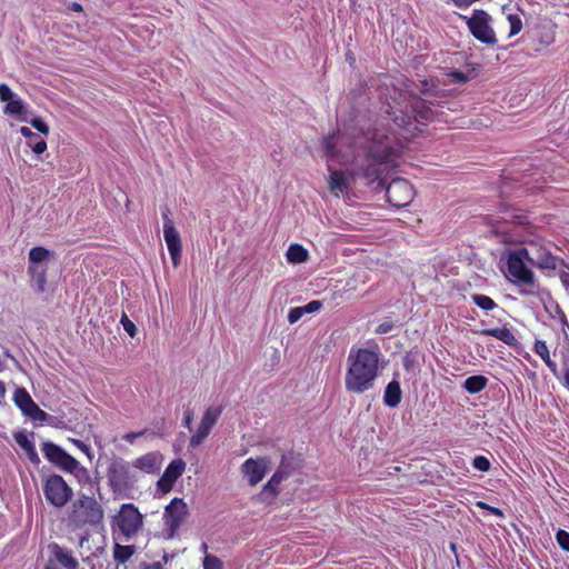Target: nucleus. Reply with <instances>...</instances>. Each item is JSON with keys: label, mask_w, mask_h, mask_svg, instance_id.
<instances>
[{"label": "nucleus", "mask_w": 569, "mask_h": 569, "mask_svg": "<svg viewBox=\"0 0 569 569\" xmlns=\"http://www.w3.org/2000/svg\"><path fill=\"white\" fill-rule=\"evenodd\" d=\"M401 148L399 143L393 146L389 137L378 139V134L373 133L365 158L356 162V168L349 174L329 167L330 192L335 196L347 192L350 188V178L355 180L357 177L366 179L368 183L378 182V186L383 187L388 173L399 167Z\"/></svg>", "instance_id": "nucleus-1"}, {"label": "nucleus", "mask_w": 569, "mask_h": 569, "mask_svg": "<svg viewBox=\"0 0 569 569\" xmlns=\"http://www.w3.org/2000/svg\"><path fill=\"white\" fill-rule=\"evenodd\" d=\"M406 104L401 102H397L395 107L391 108V121L395 126V131L391 136H388L392 142V144H401L403 149L405 144L400 142L399 138L396 137V133L399 134L402 139L409 140L411 137H415L419 131L417 124H425L427 121H430L433 117V111L426 100L421 99L418 96L410 94L408 98H405ZM375 133L378 134V139L382 137H387L386 134H380L378 131ZM402 150H400V153Z\"/></svg>", "instance_id": "nucleus-2"}, {"label": "nucleus", "mask_w": 569, "mask_h": 569, "mask_svg": "<svg viewBox=\"0 0 569 569\" xmlns=\"http://www.w3.org/2000/svg\"><path fill=\"white\" fill-rule=\"evenodd\" d=\"M378 349L351 348L345 376V388L350 393H365L375 387L379 373Z\"/></svg>", "instance_id": "nucleus-3"}, {"label": "nucleus", "mask_w": 569, "mask_h": 569, "mask_svg": "<svg viewBox=\"0 0 569 569\" xmlns=\"http://www.w3.org/2000/svg\"><path fill=\"white\" fill-rule=\"evenodd\" d=\"M104 510L93 496L80 493L67 511L66 522L71 530L102 523Z\"/></svg>", "instance_id": "nucleus-4"}, {"label": "nucleus", "mask_w": 569, "mask_h": 569, "mask_svg": "<svg viewBox=\"0 0 569 569\" xmlns=\"http://www.w3.org/2000/svg\"><path fill=\"white\" fill-rule=\"evenodd\" d=\"M528 252L516 248L506 252V272L508 280L517 287L535 288L538 286L535 272L526 264Z\"/></svg>", "instance_id": "nucleus-5"}, {"label": "nucleus", "mask_w": 569, "mask_h": 569, "mask_svg": "<svg viewBox=\"0 0 569 569\" xmlns=\"http://www.w3.org/2000/svg\"><path fill=\"white\" fill-rule=\"evenodd\" d=\"M143 526V516L131 502L121 505L118 513L112 518V535L120 533L126 540L137 536Z\"/></svg>", "instance_id": "nucleus-6"}, {"label": "nucleus", "mask_w": 569, "mask_h": 569, "mask_svg": "<svg viewBox=\"0 0 569 569\" xmlns=\"http://www.w3.org/2000/svg\"><path fill=\"white\" fill-rule=\"evenodd\" d=\"M551 242L541 237H535L526 241V246L519 247L528 252V262L540 270H556L561 258L552 254Z\"/></svg>", "instance_id": "nucleus-7"}, {"label": "nucleus", "mask_w": 569, "mask_h": 569, "mask_svg": "<svg viewBox=\"0 0 569 569\" xmlns=\"http://www.w3.org/2000/svg\"><path fill=\"white\" fill-rule=\"evenodd\" d=\"M42 491L47 502L56 508L64 507L73 497L72 488L57 473L43 479Z\"/></svg>", "instance_id": "nucleus-8"}, {"label": "nucleus", "mask_w": 569, "mask_h": 569, "mask_svg": "<svg viewBox=\"0 0 569 569\" xmlns=\"http://www.w3.org/2000/svg\"><path fill=\"white\" fill-rule=\"evenodd\" d=\"M41 451L50 463L64 472L87 473V469L81 467L76 458L51 441H44L41 446Z\"/></svg>", "instance_id": "nucleus-9"}, {"label": "nucleus", "mask_w": 569, "mask_h": 569, "mask_svg": "<svg viewBox=\"0 0 569 569\" xmlns=\"http://www.w3.org/2000/svg\"><path fill=\"white\" fill-rule=\"evenodd\" d=\"M416 194L413 186L403 178H395L386 188L388 202L396 208H403L411 203Z\"/></svg>", "instance_id": "nucleus-10"}, {"label": "nucleus", "mask_w": 569, "mask_h": 569, "mask_svg": "<svg viewBox=\"0 0 569 569\" xmlns=\"http://www.w3.org/2000/svg\"><path fill=\"white\" fill-rule=\"evenodd\" d=\"M467 26L471 34L482 43H496L495 31L489 26V14L483 10H475L467 19Z\"/></svg>", "instance_id": "nucleus-11"}, {"label": "nucleus", "mask_w": 569, "mask_h": 569, "mask_svg": "<svg viewBox=\"0 0 569 569\" xmlns=\"http://www.w3.org/2000/svg\"><path fill=\"white\" fill-rule=\"evenodd\" d=\"M169 208L162 210L163 220V237L168 247V251L172 261V264L177 267L180 263L182 242L178 230L174 227L173 221L169 217Z\"/></svg>", "instance_id": "nucleus-12"}, {"label": "nucleus", "mask_w": 569, "mask_h": 569, "mask_svg": "<svg viewBox=\"0 0 569 569\" xmlns=\"http://www.w3.org/2000/svg\"><path fill=\"white\" fill-rule=\"evenodd\" d=\"M221 412L222 409L220 407H209L204 411L198 429L190 437V448H197L204 441V439L210 435L211 429L214 427L218 419L220 418Z\"/></svg>", "instance_id": "nucleus-13"}, {"label": "nucleus", "mask_w": 569, "mask_h": 569, "mask_svg": "<svg viewBox=\"0 0 569 569\" xmlns=\"http://www.w3.org/2000/svg\"><path fill=\"white\" fill-rule=\"evenodd\" d=\"M269 458H248L240 467L242 476L247 479L249 486H257L269 471Z\"/></svg>", "instance_id": "nucleus-14"}, {"label": "nucleus", "mask_w": 569, "mask_h": 569, "mask_svg": "<svg viewBox=\"0 0 569 569\" xmlns=\"http://www.w3.org/2000/svg\"><path fill=\"white\" fill-rule=\"evenodd\" d=\"M13 401L23 415L33 420L43 421L48 417V413L39 408L24 388H18L14 391Z\"/></svg>", "instance_id": "nucleus-15"}, {"label": "nucleus", "mask_w": 569, "mask_h": 569, "mask_svg": "<svg viewBox=\"0 0 569 569\" xmlns=\"http://www.w3.org/2000/svg\"><path fill=\"white\" fill-rule=\"evenodd\" d=\"M186 462L182 459L172 460L158 480V489L162 492H169L176 481L182 476Z\"/></svg>", "instance_id": "nucleus-16"}, {"label": "nucleus", "mask_w": 569, "mask_h": 569, "mask_svg": "<svg viewBox=\"0 0 569 569\" xmlns=\"http://www.w3.org/2000/svg\"><path fill=\"white\" fill-rule=\"evenodd\" d=\"M16 442L20 446V448L24 451L29 461L38 466L40 463L39 455L36 450L33 442L28 438L27 433L23 431L16 432L13 435Z\"/></svg>", "instance_id": "nucleus-17"}, {"label": "nucleus", "mask_w": 569, "mask_h": 569, "mask_svg": "<svg viewBox=\"0 0 569 569\" xmlns=\"http://www.w3.org/2000/svg\"><path fill=\"white\" fill-rule=\"evenodd\" d=\"M481 333L487 337H493L509 347H516L519 343L513 332L507 327L483 329Z\"/></svg>", "instance_id": "nucleus-18"}, {"label": "nucleus", "mask_w": 569, "mask_h": 569, "mask_svg": "<svg viewBox=\"0 0 569 569\" xmlns=\"http://www.w3.org/2000/svg\"><path fill=\"white\" fill-rule=\"evenodd\" d=\"M186 503L182 499L174 498L167 507H166V516L170 518V526L177 527L186 515Z\"/></svg>", "instance_id": "nucleus-19"}, {"label": "nucleus", "mask_w": 569, "mask_h": 569, "mask_svg": "<svg viewBox=\"0 0 569 569\" xmlns=\"http://www.w3.org/2000/svg\"><path fill=\"white\" fill-rule=\"evenodd\" d=\"M108 479L113 491L128 487V472L123 467H111L108 471Z\"/></svg>", "instance_id": "nucleus-20"}, {"label": "nucleus", "mask_w": 569, "mask_h": 569, "mask_svg": "<svg viewBox=\"0 0 569 569\" xmlns=\"http://www.w3.org/2000/svg\"><path fill=\"white\" fill-rule=\"evenodd\" d=\"M402 391L397 380L390 381L385 390L383 402L387 407L396 408L401 402Z\"/></svg>", "instance_id": "nucleus-21"}, {"label": "nucleus", "mask_w": 569, "mask_h": 569, "mask_svg": "<svg viewBox=\"0 0 569 569\" xmlns=\"http://www.w3.org/2000/svg\"><path fill=\"white\" fill-rule=\"evenodd\" d=\"M20 133L28 139V146L32 149L36 154H42L47 150L46 140L41 139L28 127H21Z\"/></svg>", "instance_id": "nucleus-22"}, {"label": "nucleus", "mask_w": 569, "mask_h": 569, "mask_svg": "<svg viewBox=\"0 0 569 569\" xmlns=\"http://www.w3.org/2000/svg\"><path fill=\"white\" fill-rule=\"evenodd\" d=\"M505 213H506V217H503V219L506 221H509L517 226H523L525 229L529 233H532L533 226L529 221V217L526 211L520 210V209H512V210H507Z\"/></svg>", "instance_id": "nucleus-23"}, {"label": "nucleus", "mask_w": 569, "mask_h": 569, "mask_svg": "<svg viewBox=\"0 0 569 569\" xmlns=\"http://www.w3.org/2000/svg\"><path fill=\"white\" fill-rule=\"evenodd\" d=\"M281 481H279L274 476L268 480V482L262 487L261 491L258 495V499L261 502H271L279 495V487Z\"/></svg>", "instance_id": "nucleus-24"}, {"label": "nucleus", "mask_w": 569, "mask_h": 569, "mask_svg": "<svg viewBox=\"0 0 569 569\" xmlns=\"http://www.w3.org/2000/svg\"><path fill=\"white\" fill-rule=\"evenodd\" d=\"M533 351L542 359V361L550 369L553 376L558 377L557 363L553 360H551L550 352L546 341L536 340L533 345Z\"/></svg>", "instance_id": "nucleus-25"}, {"label": "nucleus", "mask_w": 569, "mask_h": 569, "mask_svg": "<svg viewBox=\"0 0 569 569\" xmlns=\"http://www.w3.org/2000/svg\"><path fill=\"white\" fill-rule=\"evenodd\" d=\"M488 378L482 375L468 377L463 382V388L471 395L479 393L488 386Z\"/></svg>", "instance_id": "nucleus-26"}, {"label": "nucleus", "mask_w": 569, "mask_h": 569, "mask_svg": "<svg viewBox=\"0 0 569 569\" xmlns=\"http://www.w3.org/2000/svg\"><path fill=\"white\" fill-rule=\"evenodd\" d=\"M53 553L58 562L66 569H78L79 562L70 550L56 546Z\"/></svg>", "instance_id": "nucleus-27"}, {"label": "nucleus", "mask_w": 569, "mask_h": 569, "mask_svg": "<svg viewBox=\"0 0 569 569\" xmlns=\"http://www.w3.org/2000/svg\"><path fill=\"white\" fill-rule=\"evenodd\" d=\"M133 466L144 472L151 473L156 471L158 467V460L156 455L147 453L137 458L133 462Z\"/></svg>", "instance_id": "nucleus-28"}, {"label": "nucleus", "mask_w": 569, "mask_h": 569, "mask_svg": "<svg viewBox=\"0 0 569 569\" xmlns=\"http://www.w3.org/2000/svg\"><path fill=\"white\" fill-rule=\"evenodd\" d=\"M308 256L307 249L298 243L290 244L286 253L287 260L291 263L305 262L307 261Z\"/></svg>", "instance_id": "nucleus-29"}, {"label": "nucleus", "mask_w": 569, "mask_h": 569, "mask_svg": "<svg viewBox=\"0 0 569 569\" xmlns=\"http://www.w3.org/2000/svg\"><path fill=\"white\" fill-rule=\"evenodd\" d=\"M28 272L31 278L36 281L37 290L39 292H43L47 284V269L39 266L30 264L28 268Z\"/></svg>", "instance_id": "nucleus-30"}, {"label": "nucleus", "mask_w": 569, "mask_h": 569, "mask_svg": "<svg viewBox=\"0 0 569 569\" xmlns=\"http://www.w3.org/2000/svg\"><path fill=\"white\" fill-rule=\"evenodd\" d=\"M134 551L136 549L132 545L116 543L113 547V559L118 563H124L133 556Z\"/></svg>", "instance_id": "nucleus-31"}, {"label": "nucleus", "mask_w": 569, "mask_h": 569, "mask_svg": "<svg viewBox=\"0 0 569 569\" xmlns=\"http://www.w3.org/2000/svg\"><path fill=\"white\" fill-rule=\"evenodd\" d=\"M26 107L21 99H12L4 106L3 112L7 114H14L19 117V120L27 121L24 114Z\"/></svg>", "instance_id": "nucleus-32"}, {"label": "nucleus", "mask_w": 569, "mask_h": 569, "mask_svg": "<svg viewBox=\"0 0 569 569\" xmlns=\"http://www.w3.org/2000/svg\"><path fill=\"white\" fill-rule=\"evenodd\" d=\"M337 141L338 134L335 132L323 138L322 146L327 158L336 159L339 156L337 150Z\"/></svg>", "instance_id": "nucleus-33"}, {"label": "nucleus", "mask_w": 569, "mask_h": 569, "mask_svg": "<svg viewBox=\"0 0 569 569\" xmlns=\"http://www.w3.org/2000/svg\"><path fill=\"white\" fill-rule=\"evenodd\" d=\"M471 300L478 308H480L483 311H491L498 307L496 301L486 295H471Z\"/></svg>", "instance_id": "nucleus-34"}, {"label": "nucleus", "mask_w": 569, "mask_h": 569, "mask_svg": "<svg viewBox=\"0 0 569 569\" xmlns=\"http://www.w3.org/2000/svg\"><path fill=\"white\" fill-rule=\"evenodd\" d=\"M50 256V251L44 247H33L29 251V261L32 266L47 260Z\"/></svg>", "instance_id": "nucleus-35"}, {"label": "nucleus", "mask_w": 569, "mask_h": 569, "mask_svg": "<svg viewBox=\"0 0 569 569\" xmlns=\"http://www.w3.org/2000/svg\"><path fill=\"white\" fill-rule=\"evenodd\" d=\"M202 567L203 569H222L223 561L214 555L207 553L203 558Z\"/></svg>", "instance_id": "nucleus-36"}, {"label": "nucleus", "mask_w": 569, "mask_h": 569, "mask_svg": "<svg viewBox=\"0 0 569 569\" xmlns=\"http://www.w3.org/2000/svg\"><path fill=\"white\" fill-rule=\"evenodd\" d=\"M472 467L479 471L487 472L491 468V462L485 456H476L472 460Z\"/></svg>", "instance_id": "nucleus-37"}, {"label": "nucleus", "mask_w": 569, "mask_h": 569, "mask_svg": "<svg viewBox=\"0 0 569 569\" xmlns=\"http://www.w3.org/2000/svg\"><path fill=\"white\" fill-rule=\"evenodd\" d=\"M508 21L510 23L509 36L518 34L522 29V21L518 14H509Z\"/></svg>", "instance_id": "nucleus-38"}, {"label": "nucleus", "mask_w": 569, "mask_h": 569, "mask_svg": "<svg viewBox=\"0 0 569 569\" xmlns=\"http://www.w3.org/2000/svg\"><path fill=\"white\" fill-rule=\"evenodd\" d=\"M559 266H561V269L559 271V278L566 291L569 293V264L566 263L563 259H561Z\"/></svg>", "instance_id": "nucleus-39"}, {"label": "nucleus", "mask_w": 569, "mask_h": 569, "mask_svg": "<svg viewBox=\"0 0 569 569\" xmlns=\"http://www.w3.org/2000/svg\"><path fill=\"white\" fill-rule=\"evenodd\" d=\"M556 540L559 545V547L569 552V532L563 530V529H559L556 533Z\"/></svg>", "instance_id": "nucleus-40"}, {"label": "nucleus", "mask_w": 569, "mask_h": 569, "mask_svg": "<svg viewBox=\"0 0 569 569\" xmlns=\"http://www.w3.org/2000/svg\"><path fill=\"white\" fill-rule=\"evenodd\" d=\"M69 441H70L74 447H77L81 452H83V453L88 457V459H89L90 461H92V459H93L94 455H93V452H92L91 448H90L87 443H84L83 441H81V440H79V439H73V438H70V439H69Z\"/></svg>", "instance_id": "nucleus-41"}, {"label": "nucleus", "mask_w": 569, "mask_h": 569, "mask_svg": "<svg viewBox=\"0 0 569 569\" xmlns=\"http://www.w3.org/2000/svg\"><path fill=\"white\" fill-rule=\"evenodd\" d=\"M278 469L291 476L295 470L292 458L287 455H282Z\"/></svg>", "instance_id": "nucleus-42"}, {"label": "nucleus", "mask_w": 569, "mask_h": 569, "mask_svg": "<svg viewBox=\"0 0 569 569\" xmlns=\"http://www.w3.org/2000/svg\"><path fill=\"white\" fill-rule=\"evenodd\" d=\"M30 124L44 136L49 133V126L39 117L31 119Z\"/></svg>", "instance_id": "nucleus-43"}, {"label": "nucleus", "mask_w": 569, "mask_h": 569, "mask_svg": "<svg viewBox=\"0 0 569 569\" xmlns=\"http://www.w3.org/2000/svg\"><path fill=\"white\" fill-rule=\"evenodd\" d=\"M121 323L123 326V329L126 330V332H128L130 337L136 336L137 327L126 315H122Z\"/></svg>", "instance_id": "nucleus-44"}, {"label": "nucleus", "mask_w": 569, "mask_h": 569, "mask_svg": "<svg viewBox=\"0 0 569 569\" xmlns=\"http://www.w3.org/2000/svg\"><path fill=\"white\" fill-rule=\"evenodd\" d=\"M302 316H305V312L301 307L291 308L288 312V321L290 323H296L302 318Z\"/></svg>", "instance_id": "nucleus-45"}, {"label": "nucleus", "mask_w": 569, "mask_h": 569, "mask_svg": "<svg viewBox=\"0 0 569 569\" xmlns=\"http://www.w3.org/2000/svg\"><path fill=\"white\" fill-rule=\"evenodd\" d=\"M13 97L14 94L9 86L6 83H0V100L3 102H9L10 100L14 99Z\"/></svg>", "instance_id": "nucleus-46"}, {"label": "nucleus", "mask_w": 569, "mask_h": 569, "mask_svg": "<svg viewBox=\"0 0 569 569\" xmlns=\"http://www.w3.org/2000/svg\"><path fill=\"white\" fill-rule=\"evenodd\" d=\"M301 308H302L305 315L313 313V312L319 311L322 308V302L319 300H312V301L308 302L307 305L301 306Z\"/></svg>", "instance_id": "nucleus-47"}, {"label": "nucleus", "mask_w": 569, "mask_h": 569, "mask_svg": "<svg viewBox=\"0 0 569 569\" xmlns=\"http://www.w3.org/2000/svg\"><path fill=\"white\" fill-rule=\"evenodd\" d=\"M393 328H395L393 322L390 320H386V321L381 322L380 325H378V327L376 328V333H378V335L388 333V332L392 331Z\"/></svg>", "instance_id": "nucleus-48"}, {"label": "nucleus", "mask_w": 569, "mask_h": 569, "mask_svg": "<svg viewBox=\"0 0 569 569\" xmlns=\"http://www.w3.org/2000/svg\"><path fill=\"white\" fill-rule=\"evenodd\" d=\"M144 433H146V430H141V431H137V432H128V433L122 436V439L126 442L133 443V441L137 438L142 437Z\"/></svg>", "instance_id": "nucleus-49"}, {"label": "nucleus", "mask_w": 569, "mask_h": 569, "mask_svg": "<svg viewBox=\"0 0 569 569\" xmlns=\"http://www.w3.org/2000/svg\"><path fill=\"white\" fill-rule=\"evenodd\" d=\"M478 507H480L481 509H486L488 510L490 513L497 516V517H502L503 516V512L499 509V508H496V507H491L485 502H478Z\"/></svg>", "instance_id": "nucleus-50"}, {"label": "nucleus", "mask_w": 569, "mask_h": 569, "mask_svg": "<svg viewBox=\"0 0 569 569\" xmlns=\"http://www.w3.org/2000/svg\"><path fill=\"white\" fill-rule=\"evenodd\" d=\"M192 420H193V412L191 410H188L186 413H184V418H183V426L186 428H188L189 430H191V423H192Z\"/></svg>", "instance_id": "nucleus-51"}, {"label": "nucleus", "mask_w": 569, "mask_h": 569, "mask_svg": "<svg viewBox=\"0 0 569 569\" xmlns=\"http://www.w3.org/2000/svg\"><path fill=\"white\" fill-rule=\"evenodd\" d=\"M274 476L279 481H283L284 479H287L290 475H287L286 472H283L282 470H279L277 468V470L274 471V473L272 475Z\"/></svg>", "instance_id": "nucleus-52"}, {"label": "nucleus", "mask_w": 569, "mask_h": 569, "mask_svg": "<svg viewBox=\"0 0 569 569\" xmlns=\"http://www.w3.org/2000/svg\"><path fill=\"white\" fill-rule=\"evenodd\" d=\"M69 9L71 11H74V12H82L83 11V8L82 6L79 3V2H72L70 6H69Z\"/></svg>", "instance_id": "nucleus-53"}, {"label": "nucleus", "mask_w": 569, "mask_h": 569, "mask_svg": "<svg viewBox=\"0 0 569 569\" xmlns=\"http://www.w3.org/2000/svg\"><path fill=\"white\" fill-rule=\"evenodd\" d=\"M563 386L568 389L569 391V368L566 367L565 369V373H563Z\"/></svg>", "instance_id": "nucleus-54"}, {"label": "nucleus", "mask_w": 569, "mask_h": 569, "mask_svg": "<svg viewBox=\"0 0 569 569\" xmlns=\"http://www.w3.org/2000/svg\"><path fill=\"white\" fill-rule=\"evenodd\" d=\"M142 569H163L160 562H153L150 565H146Z\"/></svg>", "instance_id": "nucleus-55"}, {"label": "nucleus", "mask_w": 569, "mask_h": 569, "mask_svg": "<svg viewBox=\"0 0 569 569\" xmlns=\"http://www.w3.org/2000/svg\"><path fill=\"white\" fill-rule=\"evenodd\" d=\"M456 77H457L458 79H465V78H466V77L463 76V73H462V72H457V73H456Z\"/></svg>", "instance_id": "nucleus-56"}, {"label": "nucleus", "mask_w": 569, "mask_h": 569, "mask_svg": "<svg viewBox=\"0 0 569 569\" xmlns=\"http://www.w3.org/2000/svg\"><path fill=\"white\" fill-rule=\"evenodd\" d=\"M519 293H520L521 296H528V295H530L531 292H528V291H526V290H520V291H519Z\"/></svg>", "instance_id": "nucleus-57"}, {"label": "nucleus", "mask_w": 569, "mask_h": 569, "mask_svg": "<svg viewBox=\"0 0 569 569\" xmlns=\"http://www.w3.org/2000/svg\"><path fill=\"white\" fill-rule=\"evenodd\" d=\"M208 548L207 543H202V549L206 551Z\"/></svg>", "instance_id": "nucleus-58"}]
</instances>
